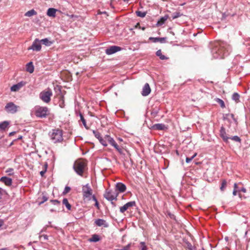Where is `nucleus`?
Here are the masks:
<instances>
[{"instance_id":"nucleus-1","label":"nucleus","mask_w":250,"mask_h":250,"mask_svg":"<svg viewBox=\"0 0 250 250\" xmlns=\"http://www.w3.org/2000/svg\"><path fill=\"white\" fill-rule=\"evenodd\" d=\"M231 47L226 42L218 41L213 44L211 54L215 59H223L230 53Z\"/></svg>"},{"instance_id":"nucleus-2","label":"nucleus","mask_w":250,"mask_h":250,"mask_svg":"<svg viewBox=\"0 0 250 250\" xmlns=\"http://www.w3.org/2000/svg\"><path fill=\"white\" fill-rule=\"evenodd\" d=\"M118 193L116 190L114 191L112 189L106 190L104 194V197L107 200L110 201L113 207H116V203L114 201L117 200V196Z\"/></svg>"},{"instance_id":"nucleus-3","label":"nucleus","mask_w":250,"mask_h":250,"mask_svg":"<svg viewBox=\"0 0 250 250\" xmlns=\"http://www.w3.org/2000/svg\"><path fill=\"white\" fill-rule=\"evenodd\" d=\"M86 164L80 160H77L74 162L73 166V168L78 175L82 176Z\"/></svg>"},{"instance_id":"nucleus-4","label":"nucleus","mask_w":250,"mask_h":250,"mask_svg":"<svg viewBox=\"0 0 250 250\" xmlns=\"http://www.w3.org/2000/svg\"><path fill=\"white\" fill-rule=\"evenodd\" d=\"M223 119L224 121H227L229 124V127L230 125H232L234 129L236 130L238 125V122L237 119L234 118L233 114H223Z\"/></svg>"},{"instance_id":"nucleus-5","label":"nucleus","mask_w":250,"mask_h":250,"mask_svg":"<svg viewBox=\"0 0 250 250\" xmlns=\"http://www.w3.org/2000/svg\"><path fill=\"white\" fill-rule=\"evenodd\" d=\"M49 113V110L46 106H36L35 109V115L36 117L44 118H46Z\"/></svg>"},{"instance_id":"nucleus-6","label":"nucleus","mask_w":250,"mask_h":250,"mask_svg":"<svg viewBox=\"0 0 250 250\" xmlns=\"http://www.w3.org/2000/svg\"><path fill=\"white\" fill-rule=\"evenodd\" d=\"M50 138L54 143L62 142L63 140L62 130L59 129L53 130V132L50 135Z\"/></svg>"},{"instance_id":"nucleus-7","label":"nucleus","mask_w":250,"mask_h":250,"mask_svg":"<svg viewBox=\"0 0 250 250\" xmlns=\"http://www.w3.org/2000/svg\"><path fill=\"white\" fill-rule=\"evenodd\" d=\"M83 196L84 199L90 201L92 198V190L88 184L83 186L82 188Z\"/></svg>"},{"instance_id":"nucleus-8","label":"nucleus","mask_w":250,"mask_h":250,"mask_svg":"<svg viewBox=\"0 0 250 250\" xmlns=\"http://www.w3.org/2000/svg\"><path fill=\"white\" fill-rule=\"evenodd\" d=\"M105 138L107 139V142L112 146H113L115 149L120 154H124L122 148L119 145L115 140L109 135H106Z\"/></svg>"},{"instance_id":"nucleus-9","label":"nucleus","mask_w":250,"mask_h":250,"mask_svg":"<svg viewBox=\"0 0 250 250\" xmlns=\"http://www.w3.org/2000/svg\"><path fill=\"white\" fill-rule=\"evenodd\" d=\"M20 107L16 105L13 102L8 103L5 106L4 109L8 113L15 114L19 110Z\"/></svg>"},{"instance_id":"nucleus-10","label":"nucleus","mask_w":250,"mask_h":250,"mask_svg":"<svg viewBox=\"0 0 250 250\" xmlns=\"http://www.w3.org/2000/svg\"><path fill=\"white\" fill-rule=\"evenodd\" d=\"M52 95V93L50 90L43 91L40 93L39 97L43 102L48 103L50 101Z\"/></svg>"},{"instance_id":"nucleus-11","label":"nucleus","mask_w":250,"mask_h":250,"mask_svg":"<svg viewBox=\"0 0 250 250\" xmlns=\"http://www.w3.org/2000/svg\"><path fill=\"white\" fill-rule=\"evenodd\" d=\"M41 42L38 39H36L32 45L29 47V50H32L33 51H39L41 50Z\"/></svg>"},{"instance_id":"nucleus-12","label":"nucleus","mask_w":250,"mask_h":250,"mask_svg":"<svg viewBox=\"0 0 250 250\" xmlns=\"http://www.w3.org/2000/svg\"><path fill=\"white\" fill-rule=\"evenodd\" d=\"M220 136L224 142L226 143H228L229 142L230 135H229V134L227 133L226 129L223 126H222L220 128Z\"/></svg>"},{"instance_id":"nucleus-13","label":"nucleus","mask_w":250,"mask_h":250,"mask_svg":"<svg viewBox=\"0 0 250 250\" xmlns=\"http://www.w3.org/2000/svg\"><path fill=\"white\" fill-rule=\"evenodd\" d=\"M122 50L120 46L112 45L105 49V52L107 55H110L119 52Z\"/></svg>"},{"instance_id":"nucleus-14","label":"nucleus","mask_w":250,"mask_h":250,"mask_svg":"<svg viewBox=\"0 0 250 250\" xmlns=\"http://www.w3.org/2000/svg\"><path fill=\"white\" fill-rule=\"evenodd\" d=\"M136 206V202L134 201H130L126 203L123 207L120 208V211L121 213L125 212L129 208Z\"/></svg>"},{"instance_id":"nucleus-15","label":"nucleus","mask_w":250,"mask_h":250,"mask_svg":"<svg viewBox=\"0 0 250 250\" xmlns=\"http://www.w3.org/2000/svg\"><path fill=\"white\" fill-rule=\"evenodd\" d=\"M25 83L24 82L21 81L20 83L16 84H14L13 86L11 87L10 90L11 91L17 92L19 91V90L24 85Z\"/></svg>"},{"instance_id":"nucleus-16","label":"nucleus","mask_w":250,"mask_h":250,"mask_svg":"<svg viewBox=\"0 0 250 250\" xmlns=\"http://www.w3.org/2000/svg\"><path fill=\"white\" fill-rule=\"evenodd\" d=\"M151 92V89L148 83H146L144 86L141 94L143 96L148 95Z\"/></svg>"},{"instance_id":"nucleus-17","label":"nucleus","mask_w":250,"mask_h":250,"mask_svg":"<svg viewBox=\"0 0 250 250\" xmlns=\"http://www.w3.org/2000/svg\"><path fill=\"white\" fill-rule=\"evenodd\" d=\"M94 223L98 227L103 226L104 228H107L109 226L108 224L105 221V220L103 219H96Z\"/></svg>"},{"instance_id":"nucleus-18","label":"nucleus","mask_w":250,"mask_h":250,"mask_svg":"<svg viewBox=\"0 0 250 250\" xmlns=\"http://www.w3.org/2000/svg\"><path fill=\"white\" fill-rule=\"evenodd\" d=\"M126 189V186L121 182L117 183L116 185V189L120 192L122 193L125 191Z\"/></svg>"},{"instance_id":"nucleus-19","label":"nucleus","mask_w":250,"mask_h":250,"mask_svg":"<svg viewBox=\"0 0 250 250\" xmlns=\"http://www.w3.org/2000/svg\"><path fill=\"white\" fill-rule=\"evenodd\" d=\"M0 181L3 183L6 186H9L12 185V179L6 176H3L0 178Z\"/></svg>"},{"instance_id":"nucleus-20","label":"nucleus","mask_w":250,"mask_h":250,"mask_svg":"<svg viewBox=\"0 0 250 250\" xmlns=\"http://www.w3.org/2000/svg\"><path fill=\"white\" fill-rule=\"evenodd\" d=\"M166 38L161 37H149V40L153 42H160L161 43H164L166 41Z\"/></svg>"},{"instance_id":"nucleus-21","label":"nucleus","mask_w":250,"mask_h":250,"mask_svg":"<svg viewBox=\"0 0 250 250\" xmlns=\"http://www.w3.org/2000/svg\"><path fill=\"white\" fill-rule=\"evenodd\" d=\"M153 129L157 130H163L167 128L165 125L163 124H156L152 126Z\"/></svg>"},{"instance_id":"nucleus-22","label":"nucleus","mask_w":250,"mask_h":250,"mask_svg":"<svg viewBox=\"0 0 250 250\" xmlns=\"http://www.w3.org/2000/svg\"><path fill=\"white\" fill-rule=\"evenodd\" d=\"M57 9L54 8H49L47 11V15L50 17L54 18L56 17Z\"/></svg>"},{"instance_id":"nucleus-23","label":"nucleus","mask_w":250,"mask_h":250,"mask_svg":"<svg viewBox=\"0 0 250 250\" xmlns=\"http://www.w3.org/2000/svg\"><path fill=\"white\" fill-rule=\"evenodd\" d=\"M26 70L27 72H29L30 73H32L34 72V66L32 62H30L26 64Z\"/></svg>"},{"instance_id":"nucleus-24","label":"nucleus","mask_w":250,"mask_h":250,"mask_svg":"<svg viewBox=\"0 0 250 250\" xmlns=\"http://www.w3.org/2000/svg\"><path fill=\"white\" fill-rule=\"evenodd\" d=\"M9 122L5 121L0 123V131L5 130L9 125Z\"/></svg>"},{"instance_id":"nucleus-25","label":"nucleus","mask_w":250,"mask_h":250,"mask_svg":"<svg viewBox=\"0 0 250 250\" xmlns=\"http://www.w3.org/2000/svg\"><path fill=\"white\" fill-rule=\"evenodd\" d=\"M100 240V237L99 235L97 234H93L88 240L90 242H97Z\"/></svg>"},{"instance_id":"nucleus-26","label":"nucleus","mask_w":250,"mask_h":250,"mask_svg":"<svg viewBox=\"0 0 250 250\" xmlns=\"http://www.w3.org/2000/svg\"><path fill=\"white\" fill-rule=\"evenodd\" d=\"M156 55L157 56L159 57L160 59L162 60H166L168 59V57L162 54L161 49H159L158 51H157V52H156Z\"/></svg>"},{"instance_id":"nucleus-27","label":"nucleus","mask_w":250,"mask_h":250,"mask_svg":"<svg viewBox=\"0 0 250 250\" xmlns=\"http://www.w3.org/2000/svg\"><path fill=\"white\" fill-rule=\"evenodd\" d=\"M168 18V16L166 15L163 17H161L159 20L157 21V25L161 26L163 25L165 22L167 21Z\"/></svg>"},{"instance_id":"nucleus-28","label":"nucleus","mask_w":250,"mask_h":250,"mask_svg":"<svg viewBox=\"0 0 250 250\" xmlns=\"http://www.w3.org/2000/svg\"><path fill=\"white\" fill-rule=\"evenodd\" d=\"M40 41L41 43L47 46H50L53 43V42L49 41L47 38L42 39Z\"/></svg>"},{"instance_id":"nucleus-29","label":"nucleus","mask_w":250,"mask_h":250,"mask_svg":"<svg viewBox=\"0 0 250 250\" xmlns=\"http://www.w3.org/2000/svg\"><path fill=\"white\" fill-rule=\"evenodd\" d=\"M229 139H230L232 141L235 142H237V143H239L240 144H241V138L237 136V135H235V136H230L229 137Z\"/></svg>"},{"instance_id":"nucleus-30","label":"nucleus","mask_w":250,"mask_h":250,"mask_svg":"<svg viewBox=\"0 0 250 250\" xmlns=\"http://www.w3.org/2000/svg\"><path fill=\"white\" fill-rule=\"evenodd\" d=\"M58 104H59V106L61 108H62L64 107V106H65L64 98L63 96H61V97L59 98Z\"/></svg>"},{"instance_id":"nucleus-31","label":"nucleus","mask_w":250,"mask_h":250,"mask_svg":"<svg viewBox=\"0 0 250 250\" xmlns=\"http://www.w3.org/2000/svg\"><path fill=\"white\" fill-rule=\"evenodd\" d=\"M62 204L63 205H65L68 210H71V205L69 203L67 199L63 198L62 200Z\"/></svg>"},{"instance_id":"nucleus-32","label":"nucleus","mask_w":250,"mask_h":250,"mask_svg":"<svg viewBox=\"0 0 250 250\" xmlns=\"http://www.w3.org/2000/svg\"><path fill=\"white\" fill-rule=\"evenodd\" d=\"M79 116L80 117V120L82 121L83 126H84V127L86 129H88V127L87 126V125H86V121L84 119L83 114L81 112H80L79 113Z\"/></svg>"},{"instance_id":"nucleus-33","label":"nucleus","mask_w":250,"mask_h":250,"mask_svg":"<svg viewBox=\"0 0 250 250\" xmlns=\"http://www.w3.org/2000/svg\"><path fill=\"white\" fill-rule=\"evenodd\" d=\"M185 242L186 245V247L188 250H194L195 249V248L188 241H185Z\"/></svg>"},{"instance_id":"nucleus-34","label":"nucleus","mask_w":250,"mask_h":250,"mask_svg":"<svg viewBox=\"0 0 250 250\" xmlns=\"http://www.w3.org/2000/svg\"><path fill=\"white\" fill-rule=\"evenodd\" d=\"M36 14H37V12L35 10L32 9V10H30L27 11L25 14V16H27V17H31L33 15H35Z\"/></svg>"},{"instance_id":"nucleus-35","label":"nucleus","mask_w":250,"mask_h":250,"mask_svg":"<svg viewBox=\"0 0 250 250\" xmlns=\"http://www.w3.org/2000/svg\"><path fill=\"white\" fill-rule=\"evenodd\" d=\"M183 15V14L182 13H181L180 12H176L173 13L171 14L172 19H173V20L177 19L179 17H180Z\"/></svg>"},{"instance_id":"nucleus-36","label":"nucleus","mask_w":250,"mask_h":250,"mask_svg":"<svg viewBox=\"0 0 250 250\" xmlns=\"http://www.w3.org/2000/svg\"><path fill=\"white\" fill-rule=\"evenodd\" d=\"M240 95L237 93H234L232 96V99L238 103L239 101Z\"/></svg>"},{"instance_id":"nucleus-37","label":"nucleus","mask_w":250,"mask_h":250,"mask_svg":"<svg viewBox=\"0 0 250 250\" xmlns=\"http://www.w3.org/2000/svg\"><path fill=\"white\" fill-rule=\"evenodd\" d=\"M215 101L220 104V106L222 108H224L225 107V104L224 102L221 99L216 98L215 99Z\"/></svg>"},{"instance_id":"nucleus-38","label":"nucleus","mask_w":250,"mask_h":250,"mask_svg":"<svg viewBox=\"0 0 250 250\" xmlns=\"http://www.w3.org/2000/svg\"><path fill=\"white\" fill-rule=\"evenodd\" d=\"M227 182L226 180H223L222 181L221 185L220 186V190L222 191H224L227 187Z\"/></svg>"},{"instance_id":"nucleus-39","label":"nucleus","mask_w":250,"mask_h":250,"mask_svg":"<svg viewBox=\"0 0 250 250\" xmlns=\"http://www.w3.org/2000/svg\"><path fill=\"white\" fill-rule=\"evenodd\" d=\"M99 141L100 142V143L104 146H107V139L105 138V136H104V138H102Z\"/></svg>"},{"instance_id":"nucleus-40","label":"nucleus","mask_w":250,"mask_h":250,"mask_svg":"<svg viewBox=\"0 0 250 250\" xmlns=\"http://www.w3.org/2000/svg\"><path fill=\"white\" fill-rule=\"evenodd\" d=\"M139 248L140 250H147V247L146 245V243L144 242H141L140 243Z\"/></svg>"},{"instance_id":"nucleus-41","label":"nucleus","mask_w":250,"mask_h":250,"mask_svg":"<svg viewBox=\"0 0 250 250\" xmlns=\"http://www.w3.org/2000/svg\"><path fill=\"white\" fill-rule=\"evenodd\" d=\"M159 111V108L158 107L154 108L151 111V114L152 115H153L154 117H156Z\"/></svg>"},{"instance_id":"nucleus-42","label":"nucleus","mask_w":250,"mask_h":250,"mask_svg":"<svg viewBox=\"0 0 250 250\" xmlns=\"http://www.w3.org/2000/svg\"><path fill=\"white\" fill-rule=\"evenodd\" d=\"M136 14L138 17L144 18L146 16V12H142L141 11H137Z\"/></svg>"},{"instance_id":"nucleus-43","label":"nucleus","mask_w":250,"mask_h":250,"mask_svg":"<svg viewBox=\"0 0 250 250\" xmlns=\"http://www.w3.org/2000/svg\"><path fill=\"white\" fill-rule=\"evenodd\" d=\"M93 134L94 135V136L98 139V140H99L101 138H102V137H101V134L99 132L96 131V130H93Z\"/></svg>"},{"instance_id":"nucleus-44","label":"nucleus","mask_w":250,"mask_h":250,"mask_svg":"<svg viewBox=\"0 0 250 250\" xmlns=\"http://www.w3.org/2000/svg\"><path fill=\"white\" fill-rule=\"evenodd\" d=\"M92 200L95 202V205L94 206L97 208H99V202L96 197V196L93 195L92 196Z\"/></svg>"},{"instance_id":"nucleus-45","label":"nucleus","mask_w":250,"mask_h":250,"mask_svg":"<svg viewBox=\"0 0 250 250\" xmlns=\"http://www.w3.org/2000/svg\"><path fill=\"white\" fill-rule=\"evenodd\" d=\"M14 169L13 168H8L5 171L6 173H7L8 175L11 176L14 174Z\"/></svg>"},{"instance_id":"nucleus-46","label":"nucleus","mask_w":250,"mask_h":250,"mask_svg":"<svg viewBox=\"0 0 250 250\" xmlns=\"http://www.w3.org/2000/svg\"><path fill=\"white\" fill-rule=\"evenodd\" d=\"M197 154L194 153L192 156L190 157H187L186 159V162L187 163H189L191 161V160L196 156Z\"/></svg>"},{"instance_id":"nucleus-47","label":"nucleus","mask_w":250,"mask_h":250,"mask_svg":"<svg viewBox=\"0 0 250 250\" xmlns=\"http://www.w3.org/2000/svg\"><path fill=\"white\" fill-rule=\"evenodd\" d=\"M48 199V198L46 196L43 195V196L42 197V201H41L39 202V205H42L44 202H45V201H47Z\"/></svg>"},{"instance_id":"nucleus-48","label":"nucleus","mask_w":250,"mask_h":250,"mask_svg":"<svg viewBox=\"0 0 250 250\" xmlns=\"http://www.w3.org/2000/svg\"><path fill=\"white\" fill-rule=\"evenodd\" d=\"M50 202L54 205L60 206L61 202L58 200H51Z\"/></svg>"},{"instance_id":"nucleus-49","label":"nucleus","mask_w":250,"mask_h":250,"mask_svg":"<svg viewBox=\"0 0 250 250\" xmlns=\"http://www.w3.org/2000/svg\"><path fill=\"white\" fill-rule=\"evenodd\" d=\"M237 192H238L237 191V184L236 183H235L234 184V189H233V192H232L233 195L234 196L236 195V193Z\"/></svg>"},{"instance_id":"nucleus-50","label":"nucleus","mask_w":250,"mask_h":250,"mask_svg":"<svg viewBox=\"0 0 250 250\" xmlns=\"http://www.w3.org/2000/svg\"><path fill=\"white\" fill-rule=\"evenodd\" d=\"M71 188L69 187L68 186H66L64 188V189L63 191V194H66L67 193V192H68L70 190Z\"/></svg>"},{"instance_id":"nucleus-51","label":"nucleus","mask_w":250,"mask_h":250,"mask_svg":"<svg viewBox=\"0 0 250 250\" xmlns=\"http://www.w3.org/2000/svg\"><path fill=\"white\" fill-rule=\"evenodd\" d=\"M237 191L238 192H243L244 193H245L246 192V189L244 188V187H242L241 188H239L238 187H237Z\"/></svg>"},{"instance_id":"nucleus-52","label":"nucleus","mask_w":250,"mask_h":250,"mask_svg":"<svg viewBox=\"0 0 250 250\" xmlns=\"http://www.w3.org/2000/svg\"><path fill=\"white\" fill-rule=\"evenodd\" d=\"M47 165L46 164L45 165V167H47ZM46 168H45V169L44 170H42V171H40V175L42 177L43 176V175L45 174V173L46 172Z\"/></svg>"},{"instance_id":"nucleus-53","label":"nucleus","mask_w":250,"mask_h":250,"mask_svg":"<svg viewBox=\"0 0 250 250\" xmlns=\"http://www.w3.org/2000/svg\"><path fill=\"white\" fill-rule=\"evenodd\" d=\"M130 246H131V244L129 243V244H127L126 246H125L123 248V249H124V250H129Z\"/></svg>"},{"instance_id":"nucleus-54","label":"nucleus","mask_w":250,"mask_h":250,"mask_svg":"<svg viewBox=\"0 0 250 250\" xmlns=\"http://www.w3.org/2000/svg\"><path fill=\"white\" fill-rule=\"evenodd\" d=\"M168 215L172 219H175V216L170 212L168 213Z\"/></svg>"},{"instance_id":"nucleus-55","label":"nucleus","mask_w":250,"mask_h":250,"mask_svg":"<svg viewBox=\"0 0 250 250\" xmlns=\"http://www.w3.org/2000/svg\"><path fill=\"white\" fill-rule=\"evenodd\" d=\"M42 237L45 240H48V236L46 234H43L42 235L40 236V237Z\"/></svg>"},{"instance_id":"nucleus-56","label":"nucleus","mask_w":250,"mask_h":250,"mask_svg":"<svg viewBox=\"0 0 250 250\" xmlns=\"http://www.w3.org/2000/svg\"><path fill=\"white\" fill-rule=\"evenodd\" d=\"M48 225H46L40 231V233H41L42 232H43V231H46V229L47 227H48Z\"/></svg>"},{"instance_id":"nucleus-57","label":"nucleus","mask_w":250,"mask_h":250,"mask_svg":"<svg viewBox=\"0 0 250 250\" xmlns=\"http://www.w3.org/2000/svg\"><path fill=\"white\" fill-rule=\"evenodd\" d=\"M4 224V221L2 219H0V228L2 227Z\"/></svg>"},{"instance_id":"nucleus-58","label":"nucleus","mask_w":250,"mask_h":250,"mask_svg":"<svg viewBox=\"0 0 250 250\" xmlns=\"http://www.w3.org/2000/svg\"><path fill=\"white\" fill-rule=\"evenodd\" d=\"M22 138V136L21 135H20V136H19L18 137V138L17 139H15V140H14V141H16L18 140H21V139Z\"/></svg>"},{"instance_id":"nucleus-59","label":"nucleus","mask_w":250,"mask_h":250,"mask_svg":"<svg viewBox=\"0 0 250 250\" xmlns=\"http://www.w3.org/2000/svg\"><path fill=\"white\" fill-rule=\"evenodd\" d=\"M15 133H16V132H15V131L11 132L9 133V136H13V135Z\"/></svg>"},{"instance_id":"nucleus-60","label":"nucleus","mask_w":250,"mask_h":250,"mask_svg":"<svg viewBox=\"0 0 250 250\" xmlns=\"http://www.w3.org/2000/svg\"><path fill=\"white\" fill-rule=\"evenodd\" d=\"M14 141H13V142H12L10 144V145H9V146H12L14 144Z\"/></svg>"},{"instance_id":"nucleus-61","label":"nucleus","mask_w":250,"mask_h":250,"mask_svg":"<svg viewBox=\"0 0 250 250\" xmlns=\"http://www.w3.org/2000/svg\"><path fill=\"white\" fill-rule=\"evenodd\" d=\"M50 212H54V211H56V210L55 209H51L50 210Z\"/></svg>"},{"instance_id":"nucleus-62","label":"nucleus","mask_w":250,"mask_h":250,"mask_svg":"<svg viewBox=\"0 0 250 250\" xmlns=\"http://www.w3.org/2000/svg\"><path fill=\"white\" fill-rule=\"evenodd\" d=\"M0 250H9L7 248H3V249H0Z\"/></svg>"},{"instance_id":"nucleus-63","label":"nucleus","mask_w":250,"mask_h":250,"mask_svg":"<svg viewBox=\"0 0 250 250\" xmlns=\"http://www.w3.org/2000/svg\"><path fill=\"white\" fill-rule=\"evenodd\" d=\"M186 4V3L185 2H184V3H182V4H180V5L181 6H184Z\"/></svg>"},{"instance_id":"nucleus-64","label":"nucleus","mask_w":250,"mask_h":250,"mask_svg":"<svg viewBox=\"0 0 250 250\" xmlns=\"http://www.w3.org/2000/svg\"><path fill=\"white\" fill-rule=\"evenodd\" d=\"M118 140H119L120 141H121V142L123 141L122 139V138H118Z\"/></svg>"}]
</instances>
